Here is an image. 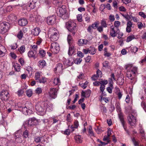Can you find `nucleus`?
Returning a JSON list of instances; mask_svg holds the SVG:
<instances>
[{"label": "nucleus", "mask_w": 146, "mask_h": 146, "mask_svg": "<svg viewBox=\"0 0 146 146\" xmlns=\"http://www.w3.org/2000/svg\"><path fill=\"white\" fill-rule=\"evenodd\" d=\"M26 70L29 74V76H31L32 74L33 68L30 66H28L27 67Z\"/></svg>", "instance_id": "42"}, {"label": "nucleus", "mask_w": 146, "mask_h": 146, "mask_svg": "<svg viewBox=\"0 0 146 146\" xmlns=\"http://www.w3.org/2000/svg\"><path fill=\"white\" fill-rule=\"evenodd\" d=\"M131 114L129 115L128 119L129 123L131 126H133L136 122L135 116L137 115L136 112L135 111H132Z\"/></svg>", "instance_id": "4"}, {"label": "nucleus", "mask_w": 146, "mask_h": 146, "mask_svg": "<svg viewBox=\"0 0 146 146\" xmlns=\"http://www.w3.org/2000/svg\"><path fill=\"white\" fill-rule=\"evenodd\" d=\"M40 137L36 136L34 138L35 141L36 143H39L40 142Z\"/></svg>", "instance_id": "55"}, {"label": "nucleus", "mask_w": 146, "mask_h": 146, "mask_svg": "<svg viewBox=\"0 0 146 146\" xmlns=\"http://www.w3.org/2000/svg\"><path fill=\"white\" fill-rule=\"evenodd\" d=\"M89 53L91 54L94 55L96 52V49L94 48H89Z\"/></svg>", "instance_id": "39"}, {"label": "nucleus", "mask_w": 146, "mask_h": 146, "mask_svg": "<svg viewBox=\"0 0 146 146\" xmlns=\"http://www.w3.org/2000/svg\"><path fill=\"white\" fill-rule=\"evenodd\" d=\"M138 50V48L135 46H132L131 47L130 51L132 52L135 53Z\"/></svg>", "instance_id": "47"}, {"label": "nucleus", "mask_w": 146, "mask_h": 146, "mask_svg": "<svg viewBox=\"0 0 146 146\" xmlns=\"http://www.w3.org/2000/svg\"><path fill=\"white\" fill-rule=\"evenodd\" d=\"M40 32V28L36 27L32 30L31 33L35 36H37L39 34Z\"/></svg>", "instance_id": "25"}, {"label": "nucleus", "mask_w": 146, "mask_h": 146, "mask_svg": "<svg viewBox=\"0 0 146 146\" xmlns=\"http://www.w3.org/2000/svg\"><path fill=\"white\" fill-rule=\"evenodd\" d=\"M0 98L2 100L7 101L9 98V92L7 90H2L1 93Z\"/></svg>", "instance_id": "8"}, {"label": "nucleus", "mask_w": 146, "mask_h": 146, "mask_svg": "<svg viewBox=\"0 0 146 146\" xmlns=\"http://www.w3.org/2000/svg\"><path fill=\"white\" fill-rule=\"evenodd\" d=\"M110 31V35L113 37H115L119 32V28L116 27H114L113 26H111Z\"/></svg>", "instance_id": "9"}, {"label": "nucleus", "mask_w": 146, "mask_h": 146, "mask_svg": "<svg viewBox=\"0 0 146 146\" xmlns=\"http://www.w3.org/2000/svg\"><path fill=\"white\" fill-rule=\"evenodd\" d=\"M96 74L98 77H101L102 76V73L100 70H98L96 72Z\"/></svg>", "instance_id": "59"}, {"label": "nucleus", "mask_w": 146, "mask_h": 146, "mask_svg": "<svg viewBox=\"0 0 146 146\" xmlns=\"http://www.w3.org/2000/svg\"><path fill=\"white\" fill-rule=\"evenodd\" d=\"M10 47L11 48V49L12 50H15L16 49L17 47V44L16 43H14L11 44L10 46Z\"/></svg>", "instance_id": "54"}, {"label": "nucleus", "mask_w": 146, "mask_h": 146, "mask_svg": "<svg viewBox=\"0 0 146 146\" xmlns=\"http://www.w3.org/2000/svg\"><path fill=\"white\" fill-rule=\"evenodd\" d=\"M95 130L98 133V134H99L101 132H102L103 130H102L101 128L97 126L95 128Z\"/></svg>", "instance_id": "48"}, {"label": "nucleus", "mask_w": 146, "mask_h": 146, "mask_svg": "<svg viewBox=\"0 0 146 146\" xmlns=\"http://www.w3.org/2000/svg\"><path fill=\"white\" fill-rule=\"evenodd\" d=\"M26 94L29 97H30L32 95V91L31 90L29 89L26 91Z\"/></svg>", "instance_id": "49"}, {"label": "nucleus", "mask_w": 146, "mask_h": 146, "mask_svg": "<svg viewBox=\"0 0 146 146\" xmlns=\"http://www.w3.org/2000/svg\"><path fill=\"white\" fill-rule=\"evenodd\" d=\"M4 4L3 3H0V14H1L3 13V6Z\"/></svg>", "instance_id": "57"}, {"label": "nucleus", "mask_w": 146, "mask_h": 146, "mask_svg": "<svg viewBox=\"0 0 146 146\" xmlns=\"http://www.w3.org/2000/svg\"><path fill=\"white\" fill-rule=\"evenodd\" d=\"M36 16H33V15H30V17L31 18V21H35V20L36 21H37V19H36Z\"/></svg>", "instance_id": "63"}, {"label": "nucleus", "mask_w": 146, "mask_h": 146, "mask_svg": "<svg viewBox=\"0 0 146 146\" xmlns=\"http://www.w3.org/2000/svg\"><path fill=\"white\" fill-rule=\"evenodd\" d=\"M38 54L40 56L43 57L45 55L46 52L44 50L40 49L39 50Z\"/></svg>", "instance_id": "37"}, {"label": "nucleus", "mask_w": 146, "mask_h": 146, "mask_svg": "<svg viewBox=\"0 0 146 146\" xmlns=\"http://www.w3.org/2000/svg\"><path fill=\"white\" fill-rule=\"evenodd\" d=\"M56 18L55 15L48 17L47 18V22L49 25H53L56 22Z\"/></svg>", "instance_id": "11"}, {"label": "nucleus", "mask_w": 146, "mask_h": 146, "mask_svg": "<svg viewBox=\"0 0 146 146\" xmlns=\"http://www.w3.org/2000/svg\"><path fill=\"white\" fill-rule=\"evenodd\" d=\"M85 76L84 74L82 73H80V74L78 76V78L80 80L84 78Z\"/></svg>", "instance_id": "52"}, {"label": "nucleus", "mask_w": 146, "mask_h": 146, "mask_svg": "<svg viewBox=\"0 0 146 146\" xmlns=\"http://www.w3.org/2000/svg\"><path fill=\"white\" fill-rule=\"evenodd\" d=\"M88 42V41L86 39H80L78 40V44L79 46L86 44Z\"/></svg>", "instance_id": "29"}, {"label": "nucleus", "mask_w": 146, "mask_h": 146, "mask_svg": "<svg viewBox=\"0 0 146 146\" xmlns=\"http://www.w3.org/2000/svg\"><path fill=\"white\" fill-rule=\"evenodd\" d=\"M48 35L50 37L52 41H55L57 40L59 37L58 31L55 28H52L49 30Z\"/></svg>", "instance_id": "1"}, {"label": "nucleus", "mask_w": 146, "mask_h": 146, "mask_svg": "<svg viewBox=\"0 0 146 146\" xmlns=\"http://www.w3.org/2000/svg\"><path fill=\"white\" fill-rule=\"evenodd\" d=\"M135 38V37L134 35H131L129 36H128L126 39V42H129L131 41L133 39Z\"/></svg>", "instance_id": "41"}, {"label": "nucleus", "mask_w": 146, "mask_h": 146, "mask_svg": "<svg viewBox=\"0 0 146 146\" xmlns=\"http://www.w3.org/2000/svg\"><path fill=\"white\" fill-rule=\"evenodd\" d=\"M66 26L68 29L70 31L73 35L75 34L76 31V24L72 21H69L67 22Z\"/></svg>", "instance_id": "3"}, {"label": "nucleus", "mask_w": 146, "mask_h": 146, "mask_svg": "<svg viewBox=\"0 0 146 146\" xmlns=\"http://www.w3.org/2000/svg\"><path fill=\"white\" fill-rule=\"evenodd\" d=\"M82 61V59L80 58H77L74 61V63L77 64H80Z\"/></svg>", "instance_id": "50"}, {"label": "nucleus", "mask_w": 146, "mask_h": 146, "mask_svg": "<svg viewBox=\"0 0 146 146\" xmlns=\"http://www.w3.org/2000/svg\"><path fill=\"white\" fill-rule=\"evenodd\" d=\"M50 50L54 54L58 53L60 50V47L58 44L56 42L52 43Z\"/></svg>", "instance_id": "6"}, {"label": "nucleus", "mask_w": 146, "mask_h": 146, "mask_svg": "<svg viewBox=\"0 0 146 146\" xmlns=\"http://www.w3.org/2000/svg\"><path fill=\"white\" fill-rule=\"evenodd\" d=\"M42 89L40 87L37 88L35 90V93L38 94H39L42 93Z\"/></svg>", "instance_id": "43"}, {"label": "nucleus", "mask_w": 146, "mask_h": 146, "mask_svg": "<svg viewBox=\"0 0 146 146\" xmlns=\"http://www.w3.org/2000/svg\"><path fill=\"white\" fill-rule=\"evenodd\" d=\"M42 77V73L40 72H37L35 74V78L37 82Z\"/></svg>", "instance_id": "23"}, {"label": "nucleus", "mask_w": 146, "mask_h": 146, "mask_svg": "<svg viewBox=\"0 0 146 146\" xmlns=\"http://www.w3.org/2000/svg\"><path fill=\"white\" fill-rule=\"evenodd\" d=\"M59 11L58 14L60 17H63L66 15L67 18L68 17L67 15L66 14V6L64 5H62L61 7H59L58 9Z\"/></svg>", "instance_id": "10"}, {"label": "nucleus", "mask_w": 146, "mask_h": 146, "mask_svg": "<svg viewBox=\"0 0 146 146\" xmlns=\"http://www.w3.org/2000/svg\"><path fill=\"white\" fill-rule=\"evenodd\" d=\"M36 0H31L29 4V7L31 9L35 8L36 7Z\"/></svg>", "instance_id": "21"}, {"label": "nucleus", "mask_w": 146, "mask_h": 146, "mask_svg": "<svg viewBox=\"0 0 146 146\" xmlns=\"http://www.w3.org/2000/svg\"><path fill=\"white\" fill-rule=\"evenodd\" d=\"M54 71L55 73L60 74L62 71V65L61 63H59L56 65V68H54Z\"/></svg>", "instance_id": "16"}, {"label": "nucleus", "mask_w": 146, "mask_h": 146, "mask_svg": "<svg viewBox=\"0 0 146 146\" xmlns=\"http://www.w3.org/2000/svg\"><path fill=\"white\" fill-rule=\"evenodd\" d=\"M20 110H21L22 112L24 114L28 115L30 114V113H29V111H30V109H28L26 106L24 107H20Z\"/></svg>", "instance_id": "28"}, {"label": "nucleus", "mask_w": 146, "mask_h": 146, "mask_svg": "<svg viewBox=\"0 0 146 146\" xmlns=\"http://www.w3.org/2000/svg\"><path fill=\"white\" fill-rule=\"evenodd\" d=\"M10 24L7 22H3L0 24V33L4 34L9 29Z\"/></svg>", "instance_id": "5"}, {"label": "nucleus", "mask_w": 146, "mask_h": 146, "mask_svg": "<svg viewBox=\"0 0 146 146\" xmlns=\"http://www.w3.org/2000/svg\"><path fill=\"white\" fill-rule=\"evenodd\" d=\"M46 65V62L44 60L40 61L39 62L38 66L41 68L44 67Z\"/></svg>", "instance_id": "36"}, {"label": "nucleus", "mask_w": 146, "mask_h": 146, "mask_svg": "<svg viewBox=\"0 0 146 146\" xmlns=\"http://www.w3.org/2000/svg\"><path fill=\"white\" fill-rule=\"evenodd\" d=\"M101 26L103 28H106L107 27V24L106 22L104 20H102L101 23Z\"/></svg>", "instance_id": "46"}, {"label": "nucleus", "mask_w": 146, "mask_h": 146, "mask_svg": "<svg viewBox=\"0 0 146 146\" xmlns=\"http://www.w3.org/2000/svg\"><path fill=\"white\" fill-rule=\"evenodd\" d=\"M86 92V97H90L91 93V91L90 90H87Z\"/></svg>", "instance_id": "62"}, {"label": "nucleus", "mask_w": 146, "mask_h": 146, "mask_svg": "<svg viewBox=\"0 0 146 146\" xmlns=\"http://www.w3.org/2000/svg\"><path fill=\"white\" fill-rule=\"evenodd\" d=\"M22 136L20 135L19 133H17L15 134V141L17 143H21L22 141Z\"/></svg>", "instance_id": "20"}, {"label": "nucleus", "mask_w": 146, "mask_h": 146, "mask_svg": "<svg viewBox=\"0 0 146 146\" xmlns=\"http://www.w3.org/2000/svg\"><path fill=\"white\" fill-rule=\"evenodd\" d=\"M134 67H136L135 66H133L132 64H128L125 66V68L127 70V71L129 70H133V68Z\"/></svg>", "instance_id": "33"}, {"label": "nucleus", "mask_w": 146, "mask_h": 146, "mask_svg": "<svg viewBox=\"0 0 146 146\" xmlns=\"http://www.w3.org/2000/svg\"><path fill=\"white\" fill-rule=\"evenodd\" d=\"M137 67L133 68V70L128 71L126 73L127 76L131 80L134 77L136 73L137 72Z\"/></svg>", "instance_id": "7"}, {"label": "nucleus", "mask_w": 146, "mask_h": 146, "mask_svg": "<svg viewBox=\"0 0 146 146\" xmlns=\"http://www.w3.org/2000/svg\"><path fill=\"white\" fill-rule=\"evenodd\" d=\"M15 70L17 72H19L21 70L20 65L17 63H14L13 66Z\"/></svg>", "instance_id": "32"}, {"label": "nucleus", "mask_w": 146, "mask_h": 146, "mask_svg": "<svg viewBox=\"0 0 146 146\" xmlns=\"http://www.w3.org/2000/svg\"><path fill=\"white\" fill-rule=\"evenodd\" d=\"M53 83L55 85H60V82L59 78H54V79Z\"/></svg>", "instance_id": "34"}, {"label": "nucleus", "mask_w": 146, "mask_h": 146, "mask_svg": "<svg viewBox=\"0 0 146 146\" xmlns=\"http://www.w3.org/2000/svg\"><path fill=\"white\" fill-rule=\"evenodd\" d=\"M109 19L111 21H113L115 19L114 16L112 15H110L109 16Z\"/></svg>", "instance_id": "61"}, {"label": "nucleus", "mask_w": 146, "mask_h": 146, "mask_svg": "<svg viewBox=\"0 0 146 146\" xmlns=\"http://www.w3.org/2000/svg\"><path fill=\"white\" fill-rule=\"evenodd\" d=\"M121 24L120 22L118 21H115L114 22V27H116L118 28L119 27Z\"/></svg>", "instance_id": "51"}, {"label": "nucleus", "mask_w": 146, "mask_h": 146, "mask_svg": "<svg viewBox=\"0 0 146 146\" xmlns=\"http://www.w3.org/2000/svg\"><path fill=\"white\" fill-rule=\"evenodd\" d=\"M25 50V46L23 45L21 46L20 48L18 50L19 52L21 53L22 54L24 53Z\"/></svg>", "instance_id": "38"}, {"label": "nucleus", "mask_w": 146, "mask_h": 146, "mask_svg": "<svg viewBox=\"0 0 146 146\" xmlns=\"http://www.w3.org/2000/svg\"><path fill=\"white\" fill-rule=\"evenodd\" d=\"M29 135L28 131L27 130H25L23 133V136L25 138H27L28 137Z\"/></svg>", "instance_id": "53"}, {"label": "nucleus", "mask_w": 146, "mask_h": 146, "mask_svg": "<svg viewBox=\"0 0 146 146\" xmlns=\"http://www.w3.org/2000/svg\"><path fill=\"white\" fill-rule=\"evenodd\" d=\"M132 141L135 146H139V144L138 142L136 141L134 138L132 139Z\"/></svg>", "instance_id": "58"}, {"label": "nucleus", "mask_w": 146, "mask_h": 146, "mask_svg": "<svg viewBox=\"0 0 146 146\" xmlns=\"http://www.w3.org/2000/svg\"><path fill=\"white\" fill-rule=\"evenodd\" d=\"M23 31H20L17 34V37L19 39H21L23 37Z\"/></svg>", "instance_id": "44"}, {"label": "nucleus", "mask_w": 146, "mask_h": 146, "mask_svg": "<svg viewBox=\"0 0 146 146\" xmlns=\"http://www.w3.org/2000/svg\"><path fill=\"white\" fill-rule=\"evenodd\" d=\"M67 40L69 45L73 44V40L72 36L70 35H68Z\"/></svg>", "instance_id": "35"}, {"label": "nucleus", "mask_w": 146, "mask_h": 146, "mask_svg": "<svg viewBox=\"0 0 146 146\" xmlns=\"http://www.w3.org/2000/svg\"><path fill=\"white\" fill-rule=\"evenodd\" d=\"M28 123L29 126L36 125L38 123V120L34 117L29 118L28 120Z\"/></svg>", "instance_id": "13"}, {"label": "nucleus", "mask_w": 146, "mask_h": 146, "mask_svg": "<svg viewBox=\"0 0 146 146\" xmlns=\"http://www.w3.org/2000/svg\"><path fill=\"white\" fill-rule=\"evenodd\" d=\"M121 15L123 16L127 20L130 19V16L128 15V14H121Z\"/></svg>", "instance_id": "56"}, {"label": "nucleus", "mask_w": 146, "mask_h": 146, "mask_svg": "<svg viewBox=\"0 0 146 146\" xmlns=\"http://www.w3.org/2000/svg\"><path fill=\"white\" fill-rule=\"evenodd\" d=\"M47 81L46 78L44 77H42L38 81L40 83H45Z\"/></svg>", "instance_id": "40"}, {"label": "nucleus", "mask_w": 146, "mask_h": 146, "mask_svg": "<svg viewBox=\"0 0 146 146\" xmlns=\"http://www.w3.org/2000/svg\"><path fill=\"white\" fill-rule=\"evenodd\" d=\"M18 23L20 26H24L27 24V21L26 19L23 18L19 20Z\"/></svg>", "instance_id": "24"}, {"label": "nucleus", "mask_w": 146, "mask_h": 146, "mask_svg": "<svg viewBox=\"0 0 146 146\" xmlns=\"http://www.w3.org/2000/svg\"><path fill=\"white\" fill-rule=\"evenodd\" d=\"M118 112V115L119 117L121 123L122 125L123 126L124 121L123 120V114L121 111Z\"/></svg>", "instance_id": "30"}, {"label": "nucleus", "mask_w": 146, "mask_h": 146, "mask_svg": "<svg viewBox=\"0 0 146 146\" xmlns=\"http://www.w3.org/2000/svg\"><path fill=\"white\" fill-rule=\"evenodd\" d=\"M75 139L78 143H81L82 141V138L81 136L79 135H76L74 137Z\"/></svg>", "instance_id": "31"}, {"label": "nucleus", "mask_w": 146, "mask_h": 146, "mask_svg": "<svg viewBox=\"0 0 146 146\" xmlns=\"http://www.w3.org/2000/svg\"><path fill=\"white\" fill-rule=\"evenodd\" d=\"M7 52L5 47L1 44H0V57L5 56Z\"/></svg>", "instance_id": "18"}, {"label": "nucleus", "mask_w": 146, "mask_h": 146, "mask_svg": "<svg viewBox=\"0 0 146 146\" xmlns=\"http://www.w3.org/2000/svg\"><path fill=\"white\" fill-rule=\"evenodd\" d=\"M141 106L143 108V109L146 112V105L145 102L143 101L141 103Z\"/></svg>", "instance_id": "60"}, {"label": "nucleus", "mask_w": 146, "mask_h": 146, "mask_svg": "<svg viewBox=\"0 0 146 146\" xmlns=\"http://www.w3.org/2000/svg\"><path fill=\"white\" fill-rule=\"evenodd\" d=\"M139 97L141 100L146 99V88L144 87L140 91Z\"/></svg>", "instance_id": "15"}, {"label": "nucleus", "mask_w": 146, "mask_h": 146, "mask_svg": "<svg viewBox=\"0 0 146 146\" xmlns=\"http://www.w3.org/2000/svg\"><path fill=\"white\" fill-rule=\"evenodd\" d=\"M99 24L98 21L95 22L94 23L92 24L91 26L92 28L95 29L97 28Z\"/></svg>", "instance_id": "45"}, {"label": "nucleus", "mask_w": 146, "mask_h": 146, "mask_svg": "<svg viewBox=\"0 0 146 146\" xmlns=\"http://www.w3.org/2000/svg\"><path fill=\"white\" fill-rule=\"evenodd\" d=\"M133 23L130 21H128L127 23V27L126 28V31L129 33L131 31V27H132Z\"/></svg>", "instance_id": "27"}, {"label": "nucleus", "mask_w": 146, "mask_h": 146, "mask_svg": "<svg viewBox=\"0 0 146 146\" xmlns=\"http://www.w3.org/2000/svg\"><path fill=\"white\" fill-rule=\"evenodd\" d=\"M57 89L55 88H50L49 92L50 96L52 98H55L57 96Z\"/></svg>", "instance_id": "12"}, {"label": "nucleus", "mask_w": 146, "mask_h": 146, "mask_svg": "<svg viewBox=\"0 0 146 146\" xmlns=\"http://www.w3.org/2000/svg\"><path fill=\"white\" fill-rule=\"evenodd\" d=\"M141 37L143 39L146 40V32H143L142 33Z\"/></svg>", "instance_id": "64"}, {"label": "nucleus", "mask_w": 146, "mask_h": 146, "mask_svg": "<svg viewBox=\"0 0 146 146\" xmlns=\"http://www.w3.org/2000/svg\"><path fill=\"white\" fill-rule=\"evenodd\" d=\"M37 51L32 50L29 51L28 52V56L29 58H35L36 57Z\"/></svg>", "instance_id": "22"}, {"label": "nucleus", "mask_w": 146, "mask_h": 146, "mask_svg": "<svg viewBox=\"0 0 146 146\" xmlns=\"http://www.w3.org/2000/svg\"><path fill=\"white\" fill-rule=\"evenodd\" d=\"M46 107H45V111L46 110L48 111H50L52 110L53 108V105L50 103H46Z\"/></svg>", "instance_id": "26"}, {"label": "nucleus", "mask_w": 146, "mask_h": 146, "mask_svg": "<svg viewBox=\"0 0 146 146\" xmlns=\"http://www.w3.org/2000/svg\"><path fill=\"white\" fill-rule=\"evenodd\" d=\"M74 60L71 58L68 59H65L64 61V64L66 67L72 66Z\"/></svg>", "instance_id": "17"}, {"label": "nucleus", "mask_w": 146, "mask_h": 146, "mask_svg": "<svg viewBox=\"0 0 146 146\" xmlns=\"http://www.w3.org/2000/svg\"><path fill=\"white\" fill-rule=\"evenodd\" d=\"M46 105V103L43 102L42 103H38L35 106L36 111L39 113V114L42 115L45 112V106Z\"/></svg>", "instance_id": "2"}, {"label": "nucleus", "mask_w": 146, "mask_h": 146, "mask_svg": "<svg viewBox=\"0 0 146 146\" xmlns=\"http://www.w3.org/2000/svg\"><path fill=\"white\" fill-rule=\"evenodd\" d=\"M76 49V47L74 44H69L68 54L69 56H71L75 52Z\"/></svg>", "instance_id": "14"}, {"label": "nucleus", "mask_w": 146, "mask_h": 146, "mask_svg": "<svg viewBox=\"0 0 146 146\" xmlns=\"http://www.w3.org/2000/svg\"><path fill=\"white\" fill-rule=\"evenodd\" d=\"M115 93L118 97V98L120 99L123 95V92L121 91L118 88H115Z\"/></svg>", "instance_id": "19"}]
</instances>
